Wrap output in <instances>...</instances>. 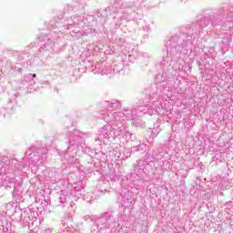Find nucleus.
<instances>
[{
    "label": "nucleus",
    "instance_id": "obj_1",
    "mask_svg": "<svg viewBox=\"0 0 233 233\" xmlns=\"http://www.w3.org/2000/svg\"><path fill=\"white\" fill-rule=\"evenodd\" d=\"M32 77H36V75H35V74H33V75H32Z\"/></svg>",
    "mask_w": 233,
    "mask_h": 233
}]
</instances>
